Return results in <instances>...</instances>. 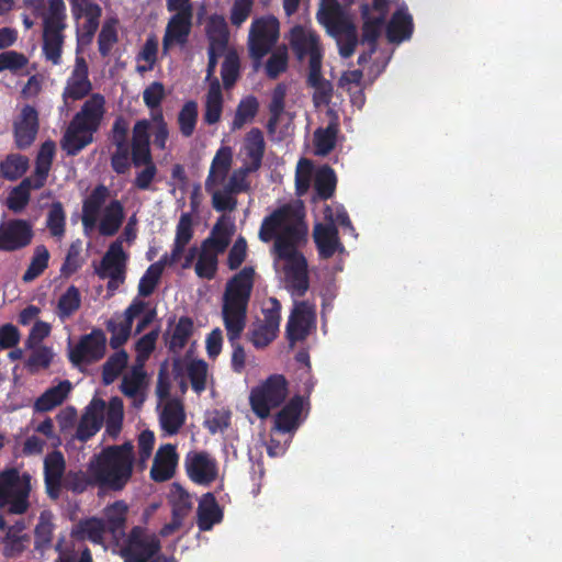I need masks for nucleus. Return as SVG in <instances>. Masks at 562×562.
Instances as JSON below:
<instances>
[{
	"instance_id": "1",
	"label": "nucleus",
	"mask_w": 562,
	"mask_h": 562,
	"mask_svg": "<svg viewBox=\"0 0 562 562\" xmlns=\"http://www.w3.org/2000/svg\"><path fill=\"white\" fill-rule=\"evenodd\" d=\"M254 282L255 269L246 266L226 282L223 293L222 318L233 347L232 369L236 373H241L246 364V352L238 340L246 327Z\"/></svg>"
},
{
	"instance_id": "2",
	"label": "nucleus",
	"mask_w": 562,
	"mask_h": 562,
	"mask_svg": "<svg viewBox=\"0 0 562 562\" xmlns=\"http://www.w3.org/2000/svg\"><path fill=\"white\" fill-rule=\"evenodd\" d=\"M134 447L127 441L120 446L104 448L93 461L88 472L100 487L121 491L125 487L133 473Z\"/></svg>"
},
{
	"instance_id": "3",
	"label": "nucleus",
	"mask_w": 562,
	"mask_h": 562,
	"mask_svg": "<svg viewBox=\"0 0 562 562\" xmlns=\"http://www.w3.org/2000/svg\"><path fill=\"white\" fill-rule=\"evenodd\" d=\"M66 5L64 0H48V11L43 16V45L42 50L46 60L53 65L61 63V53L65 42L64 31L66 23Z\"/></svg>"
},
{
	"instance_id": "4",
	"label": "nucleus",
	"mask_w": 562,
	"mask_h": 562,
	"mask_svg": "<svg viewBox=\"0 0 562 562\" xmlns=\"http://www.w3.org/2000/svg\"><path fill=\"white\" fill-rule=\"evenodd\" d=\"M104 97L92 94L69 122L61 140H92L104 116Z\"/></svg>"
},
{
	"instance_id": "5",
	"label": "nucleus",
	"mask_w": 562,
	"mask_h": 562,
	"mask_svg": "<svg viewBox=\"0 0 562 562\" xmlns=\"http://www.w3.org/2000/svg\"><path fill=\"white\" fill-rule=\"evenodd\" d=\"M31 492V475H22L16 469H9L0 473V508L10 514L21 515L29 508Z\"/></svg>"
},
{
	"instance_id": "6",
	"label": "nucleus",
	"mask_w": 562,
	"mask_h": 562,
	"mask_svg": "<svg viewBox=\"0 0 562 562\" xmlns=\"http://www.w3.org/2000/svg\"><path fill=\"white\" fill-rule=\"evenodd\" d=\"M280 37V22L271 14L255 18L248 34V54L258 68L263 57L271 53Z\"/></svg>"
},
{
	"instance_id": "7",
	"label": "nucleus",
	"mask_w": 562,
	"mask_h": 562,
	"mask_svg": "<svg viewBox=\"0 0 562 562\" xmlns=\"http://www.w3.org/2000/svg\"><path fill=\"white\" fill-rule=\"evenodd\" d=\"M288 396V381L282 374H272L249 395L252 412L261 419L269 417L271 409L279 407Z\"/></svg>"
},
{
	"instance_id": "8",
	"label": "nucleus",
	"mask_w": 562,
	"mask_h": 562,
	"mask_svg": "<svg viewBox=\"0 0 562 562\" xmlns=\"http://www.w3.org/2000/svg\"><path fill=\"white\" fill-rule=\"evenodd\" d=\"M122 540L119 554L124 562H149L161 549L158 537L140 526H134Z\"/></svg>"
},
{
	"instance_id": "9",
	"label": "nucleus",
	"mask_w": 562,
	"mask_h": 562,
	"mask_svg": "<svg viewBox=\"0 0 562 562\" xmlns=\"http://www.w3.org/2000/svg\"><path fill=\"white\" fill-rule=\"evenodd\" d=\"M106 337L102 329L94 328L91 333L81 336L78 344L70 349L69 360L78 367L99 361L105 355Z\"/></svg>"
},
{
	"instance_id": "10",
	"label": "nucleus",
	"mask_w": 562,
	"mask_h": 562,
	"mask_svg": "<svg viewBox=\"0 0 562 562\" xmlns=\"http://www.w3.org/2000/svg\"><path fill=\"white\" fill-rule=\"evenodd\" d=\"M324 218L326 223H317L313 228V238L323 259L331 258L338 250L342 251L344 246L340 243L338 228L334 225V210L326 205L324 209Z\"/></svg>"
},
{
	"instance_id": "11",
	"label": "nucleus",
	"mask_w": 562,
	"mask_h": 562,
	"mask_svg": "<svg viewBox=\"0 0 562 562\" xmlns=\"http://www.w3.org/2000/svg\"><path fill=\"white\" fill-rule=\"evenodd\" d=\"M34 237L30 222L21 218L0 224V251L13 252L27 247Z\"/></svg>"
},
{
	"instance_id": "12",
	"label": "nucleus",
	"mask_w": 562,
	"mask_h": 562,
	"mask_svg": "<svg viewBox=\"0 0 562 562\" xmlns=\"http://www.w3.org/2000/svg\"><path fill=\"white\" fill-rule=\"evenodd\" d=\"M92 91V83L89 79V67L82 56H77L74 69L66 80L61 98L65 108H69L70 102L85 99Z\"/></svg>"
},
{
	"instance_id": "13",
	"label": "nucleus",
	"mask_w": 562,
	"mask_h": 562,
	"mask_svg": "<svg viewBox=\"0 0 562 562\" xmlns=\"http://www.w3.org/2000/svg\"><path fill=\"white\" fill-rule=\"evenodd\" d=\"M315 321L316 313L313 305L305 301L296 303L286 323V338L290 345L305 340L315 326Z\"/></svg>"
},
{
	"instance_id": "14",
	"label": "nucleus",
	"mask_w": 562,
	"mask_h": 562,
	"mask_svg": "<svg viewBox=\"0 0 562 562\" xmlns=\"http://www.w3.org/2000/svg\"><path fill=\"white\" fill-rule=\"evenodd\" d=\"M307 227L301 223L297 226H289L284 232L274 238L273 252L278 259L285 260L290 265L296 262L299 258H305L297 251V245L305 241Z\"/></svg>"
},
{
	"instance_id": "15",
	"label": "nucleus",
	"mask_w": 562,
	"mask_h": 562,
	"mask_svg": "<svg viewBox=\"0 0 562 562\" xmlns=\"http://www.w3.org/2000/svg\"><path fill=\"white\" fill-rule=\"evenodd\" d=\"M146 305V302L135 297L124 311L123 322L117 324L112 319L108 321L106 329L111 333L110 346L112 349L121 348L128 340L134 319L145 312Z\"/></svg>"
},
{
	"instance_id": "16",
	"label": "nucleus",
	"mask_w": 562,
	"mask_h": 562,
	"mask_svg": "<svg viewBox=\"0 0 562 562\" xmlns=\"http://www.w3.org/2000/svg\"><path fill=\"white\" fill-rule=\"evenodd\" d=\"M301 222H295V211L289 204L276 209L266 216L259 229V239L269 243L277 238L280 233L289 226H297Z\"/></svg>"
},
{
	"instance_id": "17",
	"label": "nucleus",
	"mask_w": 562,
	"mask_h": 562,
	"mask_svg": "<svg viewBox=\"0 0 562 562\" xmlns=\"http://www.w3.org/2000/svg\"><path fill=\"white\" fill-rule=\"evenodd\" d=\"M65 471L66 461L59 450H54L46 454L44 459V483L50 499L56 501L60 497Z\"/></svg>"
},
{
	"instance_id": "18",
	"label": "nucleus",
	"mask_w": 562,
	"mask_h": 562,
	"mask_svg": "<svg viewBox=\"0 0 562 562\" xmlns=\"http://www.w3.org/2000/svg\"><path fill=\"white\" fill-rule=\"evenodd\" d=\"M290 44L299 59L310 56L308 67H312L314 58L322 64V50L318 36L313 32H307L301 25H295L291 30Z\"/></svg>"
},
{
	"instance_id": "19",
	"label": "nucleus",
	"mask_w": 562,
	"mask_h": 562,
	"mask_svg": "<svg viewBox=\"0 0 562 562\" xmlns=\"http://www.w3.org/2000/svg\"><path fill=\"white\" fill-rule=\"evenodd\" d=\"M104 408L105 402L100 398H93L87 406L76 430V438L79 441H88L101 429L104 419Z\"/></svg>"
},
{
	"instance_id": "20",
	"label": "nucleus",
	"mask_w": 562,
	"mask_h": 562,
	"mask_svg": "<svg viewBox=\"0 0 562 562\" xmlns=\"http://www.w3.org/2000/svg\"><path fill=\"white\" fill-rule=\"evenodd\" d=\"M177 463L178 454L175 446L166 443L159 447L150 469V479L155 482L168 481L173 476Z\"/></svg>"
},
{
	"instance_id": "21",
	"label": "nucleus",
	"mask_w": 562,
	"mask_h": 562,
	"mask_svg": "<svg viewBox=\"0 0 562 562\" xmlns=\"http://www.w3.org/2000/svg\"><path fill=\"white\" fill-rule=\"evenodd\" d=\"M306 83L314 89L313 102L315 106H326L330 103L334 94V86L329 80L323 77L322 64L316 60V58L313 59L312 67H308Z\"/></svg>"
},
{
	"instance_id": "22",
	"label": "nucleus",
	"mask_w": 562,
	"mask_h": 562,
	"mask_svg": "<svg viewBox=\"0 0 562 562\" xmlns=\"http://www.w3.org/2000/svg\"><path fill=\"white\" fill-rule=\"evenodd\" d=\"M109 196V188L100 183L83 200L81 222L85 229H92L97 225L100 211Z\"/></svg>"
},
{
	"instance_id": "23",
	"label": "nucleus",
	"mask_w": 562,
	"mask_h": 562,
	"mask_svg": "<svg viewBox=\"0 0 562 562\" xmlns=\"http://www.w3.org/2000/svg\"><path fill=\"white\" fill-rule=\"evenodd\" d=\"M128 507L124 501H116L108 505L103 510V521L106 526L108 533L116 544L126 536L125 527Z\"/></svg>"
},
{
	"instance_id": "24",
	"label": "nucleus",
	"mask_w": 562,
	"mask_h": 562,
	"mask_svg": "<svg viewBox=\"0 0 562 562\" xmlns=\"http://www.w3.org/2000/svg\"><path fill=\"white\" fill-rule=\"evenodd\" d=\"M191 31V13L189 11L178 12L175 14L166 27L162 38V47L165 50L173 44L183 45L187 43Z\"/></svg>"
},
{
	"instance_id": "25",
	"label": "nucleus",
	"mask_w": 562,
	"mask_h": 562,
	"mask_svg": "<svg viewBox=\"0 0 562 562\" xmlns=\"http://www.w3.org/2000/svg\"><path fill=\"white\" fill-rule=\"evenodd\" d=\"M40 128L37 110L25 104L13 123L15 140H35Z\"/></svg>"
},
{
	"instance_id": "26",
	"label": "nucleus",
	"mask_w": 562,
	"mask_h": 562,
	"mask_svg": "<svg viewBox=\"0 0 562 562\" xmlns=\"http://www.w3.org/2000/svg\"><path fill=\"white\" fill-rule=\"evenodd\" d=\"M414 23L406 9H397L386 25V38L390 43H402L412 37Z\"/></svg>"
},
{
	"instance_id": "27",
	"label": "nucleus",
	"mask_w": 562,
	"mask_h": 562,
	"mask_svg": "<svg viewBox=\"0 0 562 562\" xmlns=\"http://www.w3.org/2000/svg\"><path fill=\"white\" fill-rule=\"evenodd\" d=\"M223 519V510L221 509L214 494L205 493L202 495L198 505L196 525L201 531H209L214 525L220 524Z\"/></svg>"
},
{
	"instance_id": "28",
	"label": "nucleus",
	"mask_w": 562,
	"mask_h": 562,
	"mask_svg": "<svg viewBox=\"0 0 562 562\" xmlns=\"http://www.w3.org/2000/svg\"><path fill=\"white\" fill-rule=\"evenodd\" d=\"M303 409V400L300 395L293 396L276 415L274 429L280 432H291L299 427Z\"/></svg>"
},
{
	"instance_id": "29",
	"label": "nucleus",
	"mask_w": 562,
	"mask_h": 562,
	"mask_svg": "<svg viewBox=\"0 0 562 562\" xmlns=\"http://www.w3.org/2000/svg\"><path fill=\"white\" fill-rule=\"evenodd\" d=\"M194 323L189 316H181L175 324L171 333L164 335L166 346L171 353L178 355L187 346L193 335Z\"/></svg>"
},
{
	"instance_id": "30",
	"label": "nucleus",
	"mask_w": 562,
	"mask_h": 562,
	"mask_svg": "<svg viewBox=\"0 0 562 562\" xmlns=\"http://www.w3.org/2000/svg\"><path fill=\"white\" fill-rule=\"evenodd\" d=\"M161 429L169 436L177 435L186 423V412L180 400L168 401L159 417Z\"/></svg>"
},
{
	"instance_id": "31",
	"label": "nucleus",
	"mask_w": 562,
	"mask_h": 562,
	"mask_svg": "<svg viewBox=\"0 0 562 562\" xmlns=\"http://www.w3.org/2000/svg\"><path fill=\"white\" fill-rule=\"evenodd\" d=\"M205 34L209 47L226 52L229 42V30L225 18L221 14H213L205 24Z\"/></svg>"
},
{
	"instance_id": "32",
	"label": "nucleus",
	"mask_w": 562,
	"mask_h": 562,
	"mask_svg": "<svg viewBox=\"0 0 562 562\" xmlns=\"http://www.w3.org/2000/svg\"><path fill=\"white\" fill-rule=\"evenodd\" d=\"M232 150L228 147H222L217 150L212 160L209 176L205 180V190L211 192L212 188L222 184L231 169Z\"/></svg>"
},
{
	"instance_id": "33",
	"label": "nucleus",
	"mask_w": 562,
	"mask_h": 562,
	"mask_svg": "<svg viewBox=\"0 0 562 562\" xmlns=\"http://www.w3.org/2000/svg\"><path fill=\"white\" fill-rule=\"evenodd\" d=\"M170 503L172 507V525L165 526L162 535L169 533L167 529L178 528L192 507L189 493L177 483L172 484Z\"/></svg>"
},
{
	"instance_id": "34",
	"label": "nucleus",
	"mask_w": 562,
	"mask_h": 562,
	"mask_svg": "<svg viewBox=\"0 0 562 562\" xmlns=\"http://www.w3.org/2000/svg\"><path fill=\"white\" fill-rule=\"evenodd\" d=\"M125 218L123 203L120 200H111L103 209L99 222V233L102 236H114L121 228Z\"/></svg>"
},
{
	"instance_id": "35",
	"label": "nucleus",
	"mask_w": 562,
	"mask_h": 562,
	"mask_svg": "<svg viewBox=\"0 0 562 562\" xmlns=\"http://www.w3.org/2000/svg\"><path fill=\"white\" fill-rule=\"evenodd\" d=\"M286 286L294 295L303 296L308 290L307 261L299 258L296 262L284 268Z\"/></svg>"
},
{
	"instance_id": "36",
	"label": "nucleus",
	"mask_w": 562,
	"mask_h": 562,
	"mask_svg": "<svg viewBox=\"0 0 562 562\" xmlns=\"http://www.w3.org/2000/svg\"><path fill=\"white\" fill-rule=\"evenodd\" d=\"M127 254L123 249L121 239H116L104 254L100 266L95 268V273H110L126 270Z\"/></svg>"
},
{
	"instance_id": "37",
	"label": "nucleus",
	"mask_w": 562,
	"mask_h": 562,
	"mask_svg": "<svg viewBox=\"0 0 562 562\" xmlns=\"http://www.w3.org/2000/svg\"><path fill=\"white\" fill-rule=\"evenodd\" d=\"M234 234V225L225 222L224 217H220L214 224L211 234L203 240L204 248H211L216 254H222L228 247L231 238Z\"/></svg>"
},
{
	"instance_id": "38",
	"label": "nucleus",
	"mask_w": 562,
	"mask_h": 562,
	"mask_svg": "<svg viewBox=\"0 0 562 562\" xmlns=\"http://www.w3.org/2000/svg\"><path fill=\"white\" fill-rule=\"evenodd\" d=\"M71 383L68 380L47 389L34 403L36 412H48L60 405L71 391Z\"/></svg>"
},
{
	"instance_id": "39",
	"label": "nucleus",
	"mask_w": 562,
	"mask_h": 562,
	"mask_svg": "<svg viewBox=\"0 0 562 562\" xmlns=\"http://www.w3.org/2000/svg\"><path fill=\"white\" fill-rule=\"evenodd\" d=\"M188 474L196 483H209L216 476L215 464L205 453H195L188 464Z\"/></svg>"
},
{
	"instance_id": "40",
	"label": "nucleus",
	"mask_w": 562,
	"mask_h": 562,
	"mask_svg": "<svg viewBox=\"0 0 562 562\" xmlns=\"http://www.w3.org/2000/svg\"><path fill=\"white\" fill-rule=\"evenodd\" d=\"M55 155V143H42L35 161V170L31 177L35 180V189L44 187Z\"/></svg>"
},
{
	"instance_id": "41",
	"label": "nucleus",
	"mask_w": 562,
	"mask_h": 562,
	"mask_svg": "<svg viewBox=\"0 0 562 562\" xmlns=\"http://www.w3.org/2000/svg\"><path fill=\"white\" fill-rule=\"evenodd\" d=\"M222 110L223 95L221 83L217 78H214L206 93L204 121L207 124H215L221 119Z\"/></svg>"
},
{
	"instance_id": "42",
	"label": "nucleus",
	"mask_w": 562,
	"mask_h": 562,
	"mask_svg": "<svg viewBox=\"0 0 562 562\" xmlns=\"http://www.w3.org/2000/svg\"><path fill=\"white\" fill-rule=\"evenodd\" d=\"M32 189L36 190L35 180L31 177L24 178L10 191L7 198L8 209L14 213H21L30 202Z\"/></svg>"
},
{
	"instance_id": "43",
	"label": "nucleus",
	"mask_w": 562,
	"mask_h": 562,
	"mask_svg": "<svg viewBox=\"0 0 562 562\" xmlns=\"http://www.w3.org/2000/svg\"><path fill=\"white\" fill-rule=\"evenodd\" d=\"M167 255H164L157 262L151 263L138 282V295L143 297L150 296L156 290L165 267L167 266Z\"/></svg>"
},
{
	"instance_id": "44",
	"label": "nucleus",
	"mask_w": 562,
	"mask_h": 562,
	"mask_svg": "<svg viewBox=\"0 0 562 562\" xmlns=\"http://www.w3.org/2000/svg\"><path fill=\"white\" fill-rule=\"evenodd\" d=\"M317 20L331 35L341 34L347 30V26L350 25L344 18L340 7L337 3L331 7L323 8L317 13Z\"/></svg>"
},
{
	"instance_id": "45",
	"label": "nucleus",
	"mask_w": 562,
	"mask_h": 562,
	"mask_svg": "<svg viewBox=\"0 0 562 562\" xmlns=\"http://www.w3.org/2000/svg\"><path fill=\"white\" fill-rule=\"evenodd\" d=\"M54 524L49 512H42L34 529V549L45 552L52 547Z\"/></svg>"
},
{
	"instance_id": "46",
	"label": "nucleus",
	"mask_w": 562,
	"mask_h": 562,
	"mask_svg": "<svg viewBox=\"0 0 562 562\" xmlns=\"http://www.w3.org/2000/svg\"><path fill=\"white\" fill-rule=\"evenodd\" d=\"M27 169L29 159L21 154H10L0 162V176L10 181L21 178Z\"/></svg>"
},
{
	"instance_id": "47",
	"label": "nucleus",
	"mask_w": 562,
	"mask_h": 562,
	"mask_svg": "<svg viewBox=\"0 0 562 562\" xmlns=\"http://www.w3.org/2000/svg\"><path fill=\"white\" fill-rule=\"evenodd\" d=\"M106 532V526L104 525V521L101 518H87L80 520L77 525V533L82 539H88L89 541L97 544L103 543L104 536Z\"/></svg>"
},
{
	"instance_id": "48",
	"label": "nucleus",
	"mask_w": 562,
	"mask_h": 562,
	"mask_svg": "<svg viewBox=\"0 0 562 562\" xmlns=\"http://www.w3.org/2000/svg\"><path fill=\"white\" fill-rule=\"evenodd\" d=\"M50 255L45 245H37L34 248L31 262L22 276L24 282L37 279L48 267Z\"/></svg>"
},
{
	"instance_id": "49",
	"label": "nucleus",
	"mask_w": 562,
	"mask_h": 562,
	"mask_svg": "<svg viewBox=\"0 0 562 562\" xmlns=\"http://www.w3.org/2000/svg\"><path fill=\"white\" fill-rule=\"evenodd\" d=\"M81 306V295L77 286L70 285L58 299L56 314L65 321L72 316Z\"/></svg>"
},
{
	"instance_id": "50",
	"label": "nucleus",
	"mask_w": 562,
	"mask_h": 562,
	"mask_svg": "<svg viewBox=\"0 0 562 562\" xmlns=\"http://www.w3.org/2000/svg\"><path fill=\"white\" fill-rule=\"evenodd\" d=\"M128 356L125 350H120L109 357L102 367V383L112 384L127 364Z\"/></svg>"
},
{
	"instance_id": "51",
	"label": "nucleus",
	"mask_w": 562,
	"mask_h": 562,
	"mask_svg": "<svg viewBox=\"0 0 562 562\" xmlns=\"http://www.w3.org/2000/svg\"><path fill=\"white\" fill-rule=\"evenodd\" d=\"M337 184V178L333 168L325 166L321 168L314 181V188L319 199L328 200L333 196Z\"/></svg>"
},
{
	"instance_id": "52",
	"label": "nucleus",
	"mask_w": 562,
	"mask_h": 562,
	"mask_svg": "<svg viewBox=\"0 0 562 562\" xmlns=\"http://www.w3.org/2000/svg\"><path fill=\"white\" fill-rule=\"evenodd\" d=\"M201 254L199 255L194 270L199 278L212 280L215 278L217 271V255L215 250L210 251L211 248L201 246Z\"/></svg>"
},
{
	"instance_id": "53",
	"label": "nucleus",
	"mask_w": 562,
	"mask_h": 562,
	"mask_svg": "<svg viewBox=\"0 0 562 562\" xmlns=\"http://www.w3.org/2000/svg\"><path fill=\"white\" fill-rule=\"evenodd\" d=\"M258 108L259 103L255 97L250 95L243 99L237 106L232 128H241L247 122L251 121L256 116Z\"/></svg>"
},
{
	"instance_id": "54",
	"label": "nucleus",
	"mask_w": 562,
	"mask_h": 562,
	"mask_svg": "<svg viewBox=\"0 0 562 562\" xmlns=\"http://www.w3.org/2000/svg\"><path fill=\"white\" fill-rule=\"evenodd\" d=\"M240 60L235 50H229L221 67V76L225 89L232 88L239 77Z\"/></svg>"
},
{
	"instance_id": "55",
	"label": "nucleus",
	"mask_w": 562,
	"mask_h": 562,
	"mask_svg": "<svg viewBox=\"0 0 562 562\" xmlns=\"http://www.w3.org/2000/svg\"><path fill=\"white\" fill-rule=\"evenodd\" d=\"M285 94L286 89L282 83H279L272 92L271 102L269 104L270 119L267 125L270 133H274L279 119L284 111Z\"/></svg>"
},
{
	"instance_id": "56",
	"label": "nucleus",
	"mask_w": 562,
	"mask_h": 562,
	"mask_svg": "<svg viewBox=\"0 0 562 562\" xmlns=\"http://www.w3.org/2000/svg\"><path fill=\"white\" fill-rule=\"evenodd\" d=\"M198 120V104L195 101H187L178 114V124L183 137H190L195 128Z\"/></svg>"
},
{
	"instance_id": "57",
	"label": "nucleus",
	"mask_w": 562,
	"mask_h": 562,
	"mask_svg": "<svg viewBox=\"0 0 562 562\" xmlns=\"http://www.w3.org/2000/svg\"><path fill=\"white\" fill-rule=\"evenodd\" d=\"M278 333L279 330L272 329L258 321L252 324L248 338L254 347L261 349L269 346L277 338Z\"/></svg>"
},
{
	"instance_id": "58",
	"label": "nucleus",
	"mask_w": 562,
	"mask_h": 562,
	"mask_svg": "<svg viewBox=\"0 0 562 562\" xmlns=\"http://www.w3.org/2000/svg\"><path fill=\"white\" fill-rule=\"evenodd\" d=\"M288 50L286 47L277 48L266 63V75L269 79H277L288 68Z\"/></svg>"
},
{
	"instance_id": "59",
	"label": "nucleus",
	"mask_w": 562,
	"mask_h": 562,
	"mask_svg": "<svg viewBox=\"0 0 562 562\" xmlns=\"http://www.w3.org/2000/svg\"><path fill=\"white\" fill-rule=\"evenodd\" d=\"M188 376L192 389L201 393L206 387L207 363L202 360H192L187 367Z\"/></svg>"
},
{
	"instance_id": "60",
	"label": "nucleus",
	"mask_w": 562,
	"mask_h": 562,
	"mask_svg": "<svg viewBox=\"0 0 562 562\" xmlns=\"http://www.w3.org/2000/svg\"><path fill=\"white\" fill-rule=\"evenodd\" d=\"M385 23L384 14L379 16L369 18L363 22L362 25V42H367L371 45V52L373 53L376 47V42L380 37L382 27Z\"/></svg>"
},
{
	"instance_id": "61",
	"label": "nucleus",
	"mask_w": 562,
	"mask_h": 562,
	"mask_svg": "<svg viewBox=\"0 0 562 562\" xmlns=\"http://www.w3.org/2000/svg\"><path fill=\"white\" fill-rule=\"evenodd\" d=\"M123 420V405L119 397L110 401V407L106 415L105 430L111 437H116L121 431Z\"/></svg>"
},
{
	"instance_id": "62",
	"label": "nucleus",
	"mask_w": 562,
	"mask_h": 562,
	"mask_svg": "<svg viewBox=\"0 0 562 562\" xmlns=\"http://www.w3.org/2000/svg\"><path fill=\"white\" fill-rule=\"evenodd\" d=\"M116 148L111 155V167L117 175H125L130 171L132 161L130 156V143H115Z\"/></svg>"
},
{
	"instance_id": "63",
	"label": "nucleus",
	"mask_w": 562,
	"mask_h": 562,
	"mask_svg": "<svg viewBox=\"0 0 562 562\" xmlns=\"http://www.w3.org/2000/svg\"><path fill=\"white\" fill-rule=\"evenodd\" d=\"M66 215L60 202H54L48 211L46 225L53 236L60 237L65 233Z\"/></svg>"
},
{
	"instance_id": "64",
	"label": "nucleus",
	"mask_w": 562,
	"mask_h": 562,
	"mask_svg": "<svg viewBox=\"0 0 562 562\" xmlns=\"http://www.w3.org/2000/svg\"><path fill=\"white\" fill-rule=\"evenodd\" d=\"M132 165L136 168L154 165L150 143H130Z\"/></svg>"
}]
</instances>
